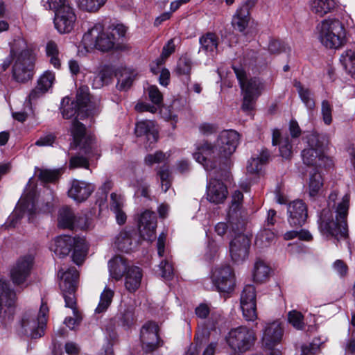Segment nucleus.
Wrapping results in <instances>:
<instances>
[{"label": "nucleus", "mask_w": 355, "mask_h": 355, "mask_svg": "<svg viewBox=\"0 0 355 355\" xmlns=\"http://www.w3.org/2000/svg\"><path fill=\"white\" fill-rule=\"evenodd\" d=\"M110 78V71L107 68L102 69L98 73L94 74L92 87L95 89L100 88L107 84Z\"/></svg>", "instance_id": "49"}, {"label": "nucleus", "mask_w": 355, "mask_h": 355, "mask_svg": "<svg viewBox=\"0 0 355 355\" xmlns=\"http://www.w3.org/2000/svg\"><path fill=\"white\" fill-rule=\"evenodd\" d=\"M334 271L337 273L340 277H344L347 273V266L342 260H336L332 265Z\"/></svg>", "instance_id": "63"}, {"label": "nucleus", "mask_w": 355, "mask_h": 355, "mask_svg": "<svg viewBox=\"0 0 355 355\" xmlns=\"http://www.w3.org/2000/svg\"><path fill=\"white\" fill-rule=\"evenodd\" d=\"M269 153L266 150H261L259 155L252 157L248 163V173L251 174L258 173L267 163Z\"/></svg>", "instance_id": "38"}, {"label": "nucleus", "mask_w": 355, "mask_h": 355, "mask_svg": "<svg viewBox=\"0 0 355 355\" xmlns=\"http://www.w3.org/2000/svg\"><path fill=\"white\" fill-rule=\"evenodd\" d=\"M35 57L28 48L24 39L17 37L10 44L9 56L0 64V73L12 64L13 78L19 83H25L33 76Z\"/></svg>", "instance_id": "2"}, {"label": "nucleus", "mask_w": 355, "mask_h": 355, "mask_svg": "<svg viewBox=\"0 0 355 355\" xmlns=\"http://www.w3.org/2000/svg\"><path fill=\"white\" fill-rule=\"evenodd\" d=\"M78 275V272L74 267L66 270L62 268L58 273L60 279L59 286L63 294L65 306L70 308L73 315V317L67 318L64 320V324L70 329H74L80 320L75 297Z\"/></svg>", "instance_id": "8"}, {"label": "nucleus", "mask_w": 355, "mask_h": 355, "mask_svg": "<svg viewBox=\"0 0 355 355\" xmlns=\"http://www.w3.org/2000/svg\"><path fill=\"white\" fill-rule=\"evenodd\" d=\"M131 266L125 259L121 256H116L108 262L110 277L119 281L125 275Z\"/></svg>", "instance_id": "33"}, {"label": "nucleus", "mask_w": 355, "mask_h": 355, "mask_svg": "<svg viewBox=\"0 0 355 355\" xmlns=\"http://www.w3.org/2000/svg\"><path fill=\"white\" fill-rule=\"evenodd\" d=\"M310 8L316 15L322 17L338 6V0H311Z\"/></svg>", "instance_id": "36"}, {"label": "nucleus", "mask_w": 355, "mask_h": 355, "mask_svg": "<svg viewBox=\"0 0 355 355\" xmlns=\"http://www.w3.org/2000/svg\"><path fill=\"white\" fill-rule=\"evenodd\" d=\"M250 239L243 234H238L230 241L229 252L232 261L235 264H241L248 257L250 248Z\"/></svg>", "instance_id": "17"}, {"label": "nucleus", "mask_w": 355, "mask_h": 355, "mask_svg": "<svg viewBox=\"0 0 355 355\" xmlns=\"http://www.w3.org/2000/svg\"><path fill=\"white\" fill-rule=\"evenodd\" d=\"M48 313L49 308L43 302L37 315L33 311L26 312L21 321L23 332L31 338L42 337L44 334Z\"/></svg>", "instance_id": "13"}, {"label": "nucleus", "mask_w": 355, "mask_h": 355, "mask_svg": "<svg viewBox=\"0 0 355 355\" xmlns=\"http://www.w3.org/2000/svg\"><path fill=\"white\" fill-rule=\"evenodd\" d=\"M115 76L118 82L116 87L119 90L126 91L132 85L133 81V73L126 68H119L115 71Z\"/></svg>", "instance_id": "41"}, {"label": "nucleus", "mask_w": 355, "mask_h": 355, "mask_svg": "<svg viewBox=\"0 0 355 355\" xmlns=\"http://www.w3.org/2000/svg\"><path fill=\"white\" fill-rule=\"evenodd\" d=\"M159 268L162 271L161 276L166 280H169L173 276V268L171 263L165 259L160 262Z\"/></svg>", "instance_id": "57"}, {"label": "nucleus", "mask_w": 355, "mask_h": 355, "mask_svg": "<svg viewBox=\"0 0 355 355\" xmlns=\"http://www.w3.org/2000/svg\"><path fill=\"white\" fill-rule=\"evenodd\" d=\"M255 339L254 331L245 326L232 329L226 338L227 343L231 349L241 353L250 350Z\"/></svg>", "instance_id": "14"}, {"label": "nucleus", "mask_w": 355, "mask_h": 355, "mask_svg": "<svg viewBox=\"0 0 355 355\" xmlns=\"http://www.w3.org/2000/svg\"><path fill=\"white\" fill-rule=\"evenodd\" d=\"M239 139L240 135L236 130H224L219 133L214 144L207 141L196 144L193 157L206 171L214 170L218 161L227 159L233 155Z\"/></svg>", "instance_id": "1"}, {"label": "nucleus", "mask_w": 355, "mask_h": 355, "mask_svg": "<svg viewBox=\"0 0 355 355\" xmlns=\"http://www.w3.org/2000/svg\"><path fill=\"white\" fill-rule=\"evenodd\" d=\"M160 112L162 116L166 121H171L173 128H175V124L178 122V115L169 107L162 109Z\"/></svg>", "instance_id": "62"}, {"label": "nucleus", "mask_w": 355, "mask_h": 355, "mask_svg": "<svg viewBox=\"0 0 355 355\" xmlns=\"http://www.w3.org/2000/svg\"><path fill=\"white\" fill-rule=\"evenodd\" d=\"M320 349V347L315 343L303 345L301 347L300 355H315Z\"/></svg>", "instance_id": "64"}, {"label": "nucleus", "mask_w": 355, "mask_h": 355, "mask_svg": "<svg viewBox=\"0 0 355 355\" xmlns=\"http://www.w3.org/2000/svg\"><path fill=\"white\" fill-rule=\"evenodd\" d=\"M211 171H207L210 179L207 184V199L211 203L220 204L227 196V189L222 182L213 178Z\"/></svg>", "instance_id": "24"}, {"label": "nucleus", "mask_w": 355, "mask_h": 355, "mask_svg": "<svg viewBox=\"0 0 355 355\" xmlns=\"http://www.w3.org/2000/svg\"><path fill=\"white\" fill-rule=\"evenodd\" d=\"M321 136L316 132L310 133L306 137L308 147L302 152L304 164L316 168H328L333 164L332 159L324 152V144Z\"/></svg>", "instance_id": "11"}, {"label": "nucleus", "mask_w": 355, "mask_h": 355, "mask_svg": "<svg viewBox=\"0 0 355 355\" xmlns=\"http://www.w3.org/2000/svg\"><path fill=\"white\" fill-rule=\"evenodd\" d=\"M252 5L250 0H246L237 8L232 19V25L235 30L241 33L245 31L250 21V8Z\"/></svg>", "instance_id": "29"}, {"label": "nucleus", "mask_w": 355, "mask_h": 355, "mask_svg": "<svg viewBox=\"0 0 355 355\" xmlns=\"http://www.w3.org/2000/svg\"><path fill=\"white\" fill-rule=\"evenodd\" d=\"M140 340L143 349L147 352H152L161 344L159 336V327L153 322H147L140 331Z\"/></svg>", "instance_id": "20"}, {"label": "nucleus", "mask_w": 355, "mask_h": 355, "mask_svg": "<svg viewBox=\"0 0 355 355\" xmlns=\"http://www.w3.org/2000/svg\"><path fill=\"white\" fill-rule=\"evenodd\" d=\"M219 248V245L214 240H209L205 254V259L209 261L214 260L218 255Z\"/></svg>", "instance_id": "58"}, {"label": "nucleus", "mask_w": 355, "mask_h": 355, "mask_svg": "<svg viewBox=\"0 0 355 355\" xmlns=\"http://www.w3.org/2000/svg\"><path fill=\"white\" fill-rule=\"evenodd\" d=\"M270 267L263 260L257 259L252 269V277L254 282L263 283L266 282L270 275Z\"/></svg>", "instance_id": "37"}, {"label": "nucleus", "mask_w": 355, "mask_h": 355, "mask_svg": "<svg viewBox=\"0 0 355 355\" xmlns=\"http://www.w3.org/2000/svg\"><path fill=\"white\" fill-rule=\"evenodd\" d=\"M158 175L161 181V188L164 192H166L171 185V175L168 168H163L158 171Z\"/></svg>", "instance_id": "55"}, {"label": "nucleus", "mask_w": 355, "mask_h": 355, "mask_svg": "<svg viewBox=\"0 0 355 355\" xmlns=\"http://www.w3.org/2000/svg\"><path fill=\"white\" fill-rule=\"evenodd\" d=\"M113 245L118 250L128 253L135 248V243L130 232H121L116 236Z\"/></svg>", "instance_id": "40"}, {"label": "nucleus", "mask_w": 355, "mask_h": 355, "mask_svg": "<svg viewBox=\"0 0 355 355\" xmlns=\"http://www.w3.org/2000/svg\"><path fill=\"white\" fill-rule=\"evenodd\" d=\"M321 112L324 123L326 125H330L332 122V107L327 101H323L322 102Z\"/></svg>", "instance_id": "59"}, {"label": "nucleus", "mask_w": 355, "mask_h": 355, "mask_svg": "<svg viewBox=\"0 0 355 355\" xmlns=\"http://www.w3.org/2000/svg\"><path fill=\"white\" fill-rule=\"evenodd\" d=\"M127 30L122 24H112L105 29L103 24L97 23L84 33L81 44L87 51H109L117 48L119 40L125 37Z\"/></svg>", "instance_id": "3"}, {"label": "nucleus", "mask_w": 355, "mask_h": 355, "mask_svg": "<svg viewBox=\"0 0 355 355\" xmlns=\"http://www.w3.org/2000/svg\"><path fill=\"white\" fill-rule=\"evenodd\" d=\"M16 295L7 281L0 279V318H11L15 310Z\"/></svg>", "instance_id": "19"}, {"label": "nucleus", "mask_w": 355, "mask_h": 355, "mask_svg": "<svg viewBox=\"0 0 355 355\" xmlns=\"http://www.w3.org/2000/svg\"><path fill=\"white\" fill-rule=\"evenodd\" d=\"M275 234L270 229L261 230L256 237V245L261 247L269 245L275 239Z\"/></svg>", "instance_id": "48"}, {"label": "nucleus", "mask_w": 355, "mask_h": 355, "mask_svg": "<svg viewBox=\"0 0 355 355\" xmlns=\"http://www.w3.org/2000/svg\"><path fill=\"white\" fill-rule=\"evenodd\" d=\"M55 83V73L52 71L46 70L39 77L37 85L47 93L52 89Z\"/></svg>", "instance_id": "46"}, {"label": "nucleus", "mask_w": 355, "mask_h": 355, "mask_svg": "<svg viewBox=\"0 0 355 355\" xmlns=\"http://www.w3.org/2000/svg\"><path fill=\"white\" fill-rule=\"evenodd\" d=\"M272 143L273 146L279 145V153L282 157L289 159L292 154V146L288 137H282L279 130H274L272 132Z\"/></svg>", "instance_id": "35"}, {"label": "nucleus", "mask_w": 355, "mask_h": 355, "mask_svg": "<svg viewBox=\"0 0 355 355\" xmlns=\"http://www.w3.org/2000/svg\"><path fill=\"white\" fill-rule=\"evenodd\" d=\"M46 92L41 89L37 85L33 88L26 97L24 105L29 109H33V105L37 102V101L44 96Z\"/></svg>", "instance_id": "50"}, {"label": "nucleus", "mask_w": 355, "mask_h": 355, "mask_svg": "<svg viewBox=\"0 0 355 355\" xmlns=\"http://www.w3.org/2000/svg\"><path fill=\"white\" fill-rule=\"evenodd\" d=\"M178 42V38H172L169 40L164 46L161 57L157 58L155 62L156 67H155L153 64H152L150 67V70L153 73L156 74L159 73V67L162 65L165 59H166L175 51L176 44Z\"/></svg>", "instance_id": "39"}, {"label": "nucleus", "mask_w": 355, "mask_h": 355, "mask_svg": "<svg viewBox=\"0 0 355 355\" xmlns=\"http://www.w3.org/2000/svg\"><path fill=\"white\" fill-rule=\"evenodd\" d=\"M107 0H76L79 10L90 13L96 12L103 7Z\"/></svg>", "instance_id": "45"}, {"label": "nucleus", "mask_w": 355, "mask_h": 355, "mask_svg": "<svg viewBox=\"0 0 355 355\" xmlns=\"http://www.w3.org/2000/svg\"><path fill=\"white\" fill-rule=\"evenodd\" d=\"M243 196L240 191H235L232 196L231 205L227 213V222H219L215 225V232L220 236H223L227 233L234 231L232 220L238 217V211L240 210L243 202Z\"/></svg>", "instance_id": "18"}, {"label": "nucleus", "mask_w": 355, "mask_h": 355, "mask_svg": "<svg viewBox=\"0 0 355 355\" xmlns=\"http://www.w3.org/2000/svg\"><path fill=\"white\" fill-rule=\"evenodd\" d=\"M349 202V196L345 194L336 206L335 219L329 208L322 211L318 220V227L322 236L337 240L347 236V216Z\"/></svg>", "instance_id": "4"}, {"label": "nucleus", "mask_w": 355, "mask_h": 355, "mask_svg": "<svg viewBox=\"0 0 355 355\" xmlns=\"http://www.w3.org/2000/svg\"><path fill=\"white\" fill-rule=\"evenodd\" d=\"M318 41L326 49L337 50L347 42V33L343 24L336 18L322 20L316 26Z\"/></svg>", "instance_id": "9"}, {"label": "nucleus", "mask_w": 355, "mask_h": 355, "mask_svg": "<svg viewBox=\"0 0 355 355\" xmlns=\"http://www.w3.org/2000/svg\"><path fill=\"white\" fill-rule=\"evenodd\" d=\"M135 322L134 309L132 307H127L121 310L117 316L114 319L108 321L105 326L107 339L115 342L118 337L116 330V326L121 327L125 330H128L134 325Z\"/></svg>", "instance_id": "16"}, {"label": "nucleus", "mask_w": 355, "mask_h": 355, "mask_svg": "<svg viewBox=\"0 0 355 355\" xmlns=\"http://www.w3.org/2000/svg\"><path fill=\"white\" fill-rule=\"evenodd\" d=\"M288 322L297 329H302L304 326L303 315L297 311H291L288 314Z\"/></svg>", "instance_id": "56"}, {"label": "nucleus", "mask_w": 355, "mask_h": 355, "mask_svg": "<svg viewBox=\"0 0 355 355\" xmlns=\"http://www.w3.org/2000/svg\"><path fill=\"white\" fill-rule=\"evenodd\" d=\"M233 69L243 92L242 110L244 112H250L254 109L256 100L264 89L263 83L257 78L248 79L242 68L234 67Z\"/></svg>", "instance_id": "12"}, {"label": "nucleus", "mask_w": 355, "mask_h": 355, "mask_svg": "<svg viewBox=\"0 0 355 355\" xmlns=\"http://www.w3.org/2000/svg\"><path fill=\"white\" fill-rule=\"evenodd\" d=\"M220 40L214 32H207L199 37V53H203L208 60H212L218 53Z\"/></svg>", "instance_id": "25"}, {"label": "nucleus", "mask_w": 355, "mask_h": 355, "mask_svg": "<svg viewBox=\"0 0 355 355\" xmlns=\"http://www.w3.org/2000/svg\"><path fill=\"white\" fill-rule=\"evenodd\" d=\"M323 187V178L319 171L311 173L308 182L307 191L310 197L318 196Z\"/></svg>", "instance_id": "42"}, {"label": "nucleus", "mask_w": 355, "mask_h": 355, "mask_svg": "<svg viewBox=\"0 0 355 355\" xmlns=\"http://www.w3.org/2000/svg\"><path fill=\"white\" fill-rule=\"evenodd\" d=\"M288 223L291 226H302L307 218V208L301 200H294L288 206Z\"/></svg>", "instance_id": "28"}, {"label": "nucleus", "mask_w": 355, "mask_h": 355, "mask_svg": "<svg viewBox=\"0 0 355 355\" xmlns=\"http://www.w3.org/2000/svg\"><path fill=\"white\" fill-rule=\"evenodd\" d=\"M124 277V286L130 293L135 292L141 286L142 271L138 266H131Z\"/></svg>", "instance_id": "34"}, {"label": "nucleus", "mask_w": 355, "mask_h": 355, "mask_svg": "<svg viewBox=\"0 0 355 355\" xmlns=\"http://www.w3.org/2000/svg\"><path fill=\"white\" fill-rule=\"evenodd\" d=\"M66 96L61 102L62 114L64 118L70 119L77 115L82 119L84 116L94 115L100 112L101 103L97 98L91 97L87 87H80L76 95V101H71Z\"/></svg>", "instance_id": "7"}, {"label": "nucleus", "mask_w": 355, "mask_h": 355, "mask_svg": "<svg viewBox=\"0 0 355 355\" xmlns=\"http://www.w3.org/2000/svg\"><path fill=\"white\" fill-rule=\"evenodd\" d=\"M130 184L135 189L136 194H140L144 197H148V187L142 180H135Z\"/></svg>", "instance_id": "60"}, {"label": "nucleus", "mask_w": 355, "mask_h": 355, "mask_svg": "<svg viewBox=\"0 0 355 355\" xmlns=\"http://www.w3.org/2000/svg\"><path fill=\"white\" fill-rule=\"evenodd\" d=\"M168 156L166 153H164L162 151H156L153 154H148L144 159L145 163L147 165L151 166L155 164H160L165 162Z\"/></svg>", "instance_id": "53"}, {"label": "nucleus", "mask_w": 355, "mask_h": 355, "mask_svg": "<svg viewBox=\"0 0 355 355\" xmlns=\"http://www.w3.org/2000/svg\"><path fill=\"white\" fill-rule=\"evenodd\" d=\"M71 132L75 148L80 150L79 154L83 153L85 157L80 155L71 157L69 160V168H88L89 159L100 156L96 138L91 134H87L85 125L76 120L72 122Z\"/></svg>", "instance_id": "5"}, {"label": "nucleus", "mask_w": 355, "mask_h": 355, "mask_svg": "<svg viewBox=\"0 0 355 355\" xmlns=\"http://www.w3.org/2000/svg\"><path fill=\"white\" fill-rule=\"evenodd\" d=\"M31 183L19 199L15 210L10 215L6 223L7 227H15L24 216H26L31 223H34L42 213L50 212L52 205L47 202L42 208H38L36 203V191L30 189Z\"/></svg>", "instance_id": "6"}, {"label": "nucleus", "mask_w": 355, "mask_h": 355, "mask_svg": "<svg viewBox=\"0 0 355 355\" xmlns=\"http://www.w3.org/2000/svg\"><path fill=\"white\" fill-rule=\"evenodd\" d=\"M138 227L139 234L144 239L153 241L155 238V214L148 210L143 212L140 216Z\"/></svg>", "instance_id": "27"}, {"label": "nucleus", "mask_w": 355, "mask_h": 355, "mask_svg": "<svg viewBox=\"0 0 355 355\" xmlns=\"http://www.w3.org/2000/svg\"><path fill=\"white\" fill-rule=\"evenodd\" d=\"M283 334V328L279 321L266 323L262 331V345L265 348L272 349L281 343Z\"/></svg>", "instance_id": "21"}, {"label": "nucleus", "mask_w": 355, "mask_h": 355, "mask_svg": "<svg viewBox=\"0 0 355 355\" xmlns=\"http://www.w3.org/2000/svg\"><path fill=\"white\" fill-rule=\"evenodd\" d=\"M60 170L40 169L38 174L39 178L44 182H52L58 179Z\"/></svg>", "instance_id": "54"}, {"label": "nucleus", "mask_w": 355, "mask_h": 355, "mask_svg": "<svg viewBox=\"0 0 355 355\" xmlns=\"http://www.w3.org/2000/svg\"><path fill=\"white\" fill-rule=\"evenodd\" d=\"M135 134L137 137L145 136L149 143L146 148H152V144L158 139V130L154 121L144 120L136 124Z\"/></svg>", "instance_id": "30"}, {"label": "nucleus", "mask_w": 355, "mask_h": 355, "mask_svg": "<svg viewBox=\"0 0 355 355\" xmlns=\"http://www.w3.org/2000/svg\"><path fill=\"white\" fill-rule=\"evenodd\" d=\"M49 249L57 257H64L73 249L72 259L75 263L80 265L85 260L88 250V245L83 237H71L64 235L52 240Z\"/></svg>", "instance_id": "10"}, {"label": "nucleus", "mask_w": 355, "mask_h": 355, "mask_svg": "<svg viewBox=\"0 0 355 355\" xmlns=\"http://www.w3.org/2000/svg\"><path fill=\"white\" fill-rule=\"evenodd\" d=\"M34 257L31 254L21 257L11 270V278L15 284L24 283L31 274Z\"/></svg>", "instance_id": "23"}, {"label": "nucleus", "mask_w": 355, "mask_h": 355, "mask_svg": "<svg viewBox=\"0 0 355 355\" xmlns=\"http://www.w3.org/2000/svg\"><path fill=\"white\" fill-rule=\"evenodd\" d=\"M257 302L256 290L252 285H247L244 287L240 297V305Z\"/></svg>", "instance_id": "51"}, {"label": "nucleus", "mask_w": 355, "mask_h": 355, "mask_svg": "<svg viewBox=\"0 0 355 355\" xmlns=\"http://www.w3.org/2000/svg\"><path fill=\"white\" fill-rule=\"evenodd\" d=\"M340 62L345 71L354 77L355 75V50L348 49L344 51L340 57Z\"/></svg>", "instance_id": "43"}, {"label": "nucleus", "mask_w": 355, "mask_h": 355, "mask_svg": "<svg viewBox=\"0 0 355 355\" xmlns=\"http://www.w3.org/2000/svg\"><path fill=\"white\" fill-rule=\"evenodd\" d=\"M148 94L150 100L154 104L151 105L147 103H139L135 105V109L139 112L148 111L155 113L162 105L163 96L157 86L150 85L148 87Z\"/></svg>", "instance_id": "32"}, {"label": "nucleus", "mask_w": 355, "mask_h": 355, "mask_svg": "<svg viewBox=\"0 0 355 355\" xmlns=\"http://www.w3.org/2000/svg\"><path fill=\"white\" fill-rule=\"evenodd\" d=\"M295 87L298 92L302 101L307 109H313L315 107V102L309 89L304 87L300 82L297 81L295 83Z\"/></svg>", "instance_id": "47"}, {"label": "nucleus", "mask_w": 355, "mask_h": 355, "mask_svg": "<svg viewBox=\"0 0 355 355\" xmlns=\"http://www.w3.org/2000/svg\"><path fill=\"white\" fill-rule=\"evenodd\" d=\"M114 295V291L106 286L100 295V300L95 309L96 313H101L107 311L110 306Z\"/></svg>", "instance_id": "44"}, {"label": "nucleus", "mask_w": 355, "mask_h": 355, "mask_svg": "<svg viewBox=\"0 0 355 355\" xmlns=\"http://www.w3.org/2000/svg\"><path fill=\"white\" fill-rule=\"evenodd\" d=\"M212 286L219 292L229 293L235 285L234 273L229 265H220L214 267L210 275Z\"/></svg>", "instance_id": "15"}, {"label": "nucleus", "mask_w": 355, "mask_h": 355, "mask_svg": "<svg viewBox=\"0 0 355 355\" xmlns=\"http://www.w3.org/2000/svg\"><path fill=\"white\" fill-rule=\"evenodd\" d=\"M243 315L247 321H254L257 318V302L240 305Z\"/></svg>", "instance_id": "52"}, {"label": "nucleus", "mask_w": 355, "mask_h": 355, "mask_svg": "<svg viewBox=\"0 0 355 355\" xmlns=\"http://www.w3.org/2000/svg\"><path fill=\"white\" fill-rule=\"evenodd\" d=\"M76 19L74 9L72 7H65L55 14L54 26L60 34L69 33L73 30Z\"/></svg>", "instance_id": "22"}, {"label": "nucleus", "mask_w": 355, "mask_h": 355, "mask_svg": "<svg viewBox=\"0 0 355 355\" xmlns=\"http://www.w3.org/2000/svg\"><path fill=\"white\" fill-rule=\"evenodd\" d=\"M191 69V61L187 58H181L177 65V71L180 74H189Z\"/></svg>", "instance_id": "61"}, {"label": "nucleus", "mask_w": 355, "mask_h": 355, "mask_svg": "<svg viewBox=\"0 0 355 355\" xmlns=\"http://www.w3.org/2000/svg\"><path fill=\"white\" fill-rule=\"evenodd\" d=\"M94 187L84 181L74 180L68 191L69 196L78 202L87 200L94 191Z\"/></svg>", "instance_id": "31"}, {"label": "nucleus", "mask_w": 355, "mask_h": 355, "mask_svg": "<svg viewBox=\"0 0 355 355\" xmlns=\"http://www.w3.org/2000/svg\"><path fill=\"white\" fill-rule=\"evenodd\" d=\"M58 225L62 228L72 229L77 227L83 230H87L89 228L91 221L88 218L85 220L81 217L77 218L70 208L63 207L59 212Z\"/></svg>", "instance_id": "26"}]
</instances>
